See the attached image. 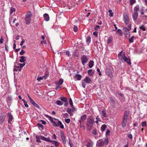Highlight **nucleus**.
I'll use <instances>...</instances> for the list:
<instances>
[{"instance_id":"nucleus-38","label":"nucleus","mask_w":147,"mask_h":147,"mask_svg":"<svg viewBox=\"0 0 147 147\" xmlns=\"http://www.w3.org/2000/svg\"><path fill=\"white\" fill-rule=\"evenodd\" d=\"M143 31H145L146 29L144 25H142L139 27Z\"/></svg>"},{"instance_id":"nucleus-17","label":"nucleus","mask_w":147,"mask_h":147,"mask_svg":"<svg viewBox=\"0 0 147 147\" xmlns=\"http://www.w3.org/2000/svg\"><path fill=\"white\" fill-rule=\"evenodd\" d=\"M20 58V59L19 60L20 62L21 63H24V62L26 61V57L21 56Z\"/></svg>"},{"instance_id":"nucleus-58","label":"nucleus","mask_w":147,"mask_h":147,"mask_svg":"<svg viewBox=\"0 0 147 147\" xmlns=\"http://www.w3.org/2000/svg\"><path fill=\"white\" fill-rule=\"evenodd\" d=\"M100 28V27L98 25L96 26L94 28V29L96 30H98Z\"/></svg>"},{"instance_id":"nucleus-27","label":"nucleus","mask_w":147,"mask_h":147,"mask_svg":"<svg viewBox=\"0 0 147 147\" xmlns=\"http://www.w3.org/2000/svg\"><path fill=\"white\" fill-rule=\"evenodd\" d=\"M47 76H43L42 77H40L37 78V80L38 81H40L41 80H43V79H47Z\"/></svg>"},{"instance_id":"nucleus-45","label":"nucleus","mask_w":147,"mask_h":147,"mask_svg":"<svg viewBox=\"0 0 147 147\" xmlns=\"http://www.w3.org/2000/svg\"><path fill=\"white\" fill-rule=\"evenodd\" d=\"M61 99L62 101L64 102H65L67 101V98H66L64 97H61Z\"/></svg>"},{"instance_id":"nucleus-8","label":"nucleus","mask_w":147,"mask_h":147,"mask_svg":"<svg viewBox=\"0 0 147 147\" xmlns=\"http://www.w3.org/2000/svg\"><path fill=\"white\" fill-rule=\"evenodd\" d=\"M60 136L63 143L64 144H65L66 143L65 137L64 132L62 131H61L60 132Z\"/></svg>"},{"instance_id":"nucleus-26","label":"nucleus","mask_w":147,"mask_h":147,"mask_svg":"<svg viewBox=\"0 0 147 147\" xmlns=\"http://www.w3.org/2000/svg\"><path fill=\"white\" fill-rule=\"evenodd\" d=\"M32 16V14L31 11H28L26 15V17L31 18Z\"/></svg>"},{"instance_id":"nucleus-24","label":"nucleus","mask_w":147,"mask_h":147,"mask_svg":"<svg viewBox=\"0 0 147 147\" xmlns=\"http://www.w3.org/2000/svg\"><path fill=\"white\" fill-rule=\"evenodd\" d=\"M75 78L78 80H81L82 76L80 74H76L75 76Z\"/></svg>"},{"instance_id":"nucleus-15","label":"nucleus","mask_w":147,"mask_h":147,"mask_svg":"<svg viewBox=\"0 0 147 147\" xmlns=\"http://www.w3.org/2000/svg\"><path fill=\"white\" fill-rule=\"evenodd\" d=\"M130 30L128 29L127 28L124 27L123 29V32L124 34L126 35H129V31Z\"/></svg>"},{"instance_id":"nucleus-56","label":"nucleus","mask_w":147,"mask_h":147,"mask_svg":"<svg viewBox=\"0 0 147 147\" xmlns=\"http://www.w3.org/2000/svg\"><path fill=\"white\" fill-rule=\"evenodd\" d=\"M49 119L50 121L52 122L53 124H54V120H53L52 117L49 116Z\"/></svg>"},{"instance_id":"nucleus-34","label":"nucleus","mask_w":147,"mask_h":147,"mask_svg":"<svg viewBox=\"0 0 147 147\" xmlns=\"http://www.w3.org/2000/svg\"><path fill=\"white\" fill-rule=\"evenodd\" d=\"M102 114L104 117H107V113L105 111H102Z\"/></svg>"},{"instance_id":"nucleus-10","label":"nucleus","mask_w":147,"mask_h":147,"mask_svg":"<svg viewBox=\"0 0 147 147\" xmlns=\"http://www.w3.org/2000/svg\"><path fill=\"white\" fill-rule=\"evenodd\" d=\"M40 138L43 140H44L45 141L49 142H52V140L50 139L49 137L46 138L45 136H40Z\"/></svg>"},{"instance_id":"nucleus-11","label":"nucleus","mask_w":147,"mask_h":147,"mask_svg":"<svg viewBox=\"0 0 147 147\" xmlns=\"http://www.w3.org/2000/svg\"><path fill=\"white\" fill-rule=\"evenodd\" d=\"M7 117L9 118L8 123H9L11 124V121L13 119V116L10 113H8L7 114Z\"/></svg>"},{"instance_id":"nucleus-28","label":"nucleus","mask_w":147,"mask_h":147,"mask_svg":"<svg viewBox=\"0 0 147 147\" xmlns=\"http://www.w3.org/2000/svg\"><path fill=\"white\" fill-rule=\"evenodd\" d=\"M122 51L120 52L118 54V58L120 60L123 59V57L124 56L122 55Z\"/></svg>"},{"instance_id":"nucleus-63","label":"nucleus","mask_w":147,"mask_h":147,"mask_svg":"<svg viewBox=\"0 0 147 147\" xmlns=\"http://www.w3.org/2000/svg\"><path fill=\"white\" fill-rule=\"evenodd\" d=\"M40 121L42 122V123L44 125H45L46 124V122L44 120H40Z\"/></svg>"},{"instance_id":"nucleus-52","label":"nucleus","mask_w":147,"mask_h":147,"mask_svg":"<svg viewBox=\"0 0 147 147\" xmlns=\"http://www.w3.org/2000/svg\"><path fill=\"white\" fill-rule=\"evenodd\" d=\"M69 103L70 104V105L72 107H73V103L72 102V101L71 99V98H70L69 99Z\"/></svg>"},{"instance_id":"nucleus-32","label":"nucleus","mask_w":147,"mask_h":147,"mask_svg":"<svg viewBox=\"0 0 147 147\" xmlns=\"http://www.w3.org/2000/svg\"><path fill=\"white\" fill-rule=\"evenodd\" d=\"M117 33L118 34V36H121L122 34L121 30L120 29H118L117 31Z\"/></svg>"},{"instance_id":"nucleus-61","label":"nucleus","mask_w":147,"mask_h":147,"mask_svg":"<svg viewBox=\"0 0 147 147\" xmlns=\"http://www.w3.org/2000/svg\"><path fill=\"white\" fill-rule=\"evenodd\" d=\"M52 137V138L53 139H55V140H57L56 135L55 134H54Z\"/></svg>"},{"instance_id":"nucleus-57","label":"nucleus","mask_w":147,"mask_h":147,"mask_svg":"<svg viewBox=\"0 0 147 147\" xmlns=\"http://www.w3.org/2000/svg\"><path fill=\"white\" fill-rule=\"evenodd\" d=\"M97 71L98 73V75L99 76H101L102 75V74L100 72V70L99 69V68H97Z\"/></svg>"},{"instance_id":"nucleus-12","label":"nucleus","mask_w":147,"mask_h":147,"mask_svg":"<svg viewBox=\"0 0 147 147\" xmlns=\"http://www.w3.org/2000/svg\"><path fill=\"white\" fill-rule=\"evenodd\" d=\"M6 115L4 113H1L0 115V122L2 123L5 120Z\"/></svg>"},{"instance_id":"nucleus-35","label":"nucleus","mask_w":147,"mask_h":147,"mask_svg":"<svg viewBox=\"0 0 147 147\" xmlns=\"http://www.w3.org/2000/svg\"><path fill=\"white\" fill-rule=\"evenodd\" d=\"M67 111L70 114V116L72 115L71 109L68 108L67 109Z\"/></svg>"},{"instance_id":"nucleus-13","label":"nucleus","mask_w":147,"mask_h":147,"mask_svg":"<svg viewBox=\"0 0 147 147\" xmlns=\"http://www.w3.org/2000/svg\"><path fill=\"white\" fill-rule=\"evenodd\" d=\"M86 117L87 115H86L84 114L81 116L80 119L78 121L80 125H81L82 121H84L86 119Z\"/></svg>"},{"instance_id":"nucleus-16","label":"nucleus","mask_w":147,"mask_h":147,"mask_svg":"<svg viewBox=\"0 0 147 147\" xmlns=\"http://www.w3.org/2000/svg\"><path fill=\"white\" fill-rule=\"evenodd\" d=\"M132 16L133 20H136L137 19L138 16V12H134L132 15Z\"/></svg>"},{"instance_id":"nucleus-21","label":"nucleus","mask_w":147,"mask_h":147,"mask_svg":"<svg viewBox=\"0 0 147 147\" xmlns=\"http://www.w3.org/2000/svg\"><path fill=\"white\" fill-rule=\"evenodd\" d=\"M43 17L45 20L47 21H49V18L48 14L47 13H45L43 15Z\"/></svg>"},{"instance_id":"nucleus-59","label":"nucleus","mask_w":147,"mask_h":147,"mask_svg":"<svg viewBox=\"0 0 147 147\" xmlns=\"http://www.w3.org/2000/svg\"><path fill=\"white\" fill-rule=\"evenodd\" d=\"M47 42L46 40H43L41 41L40 42V43L42 45H43V44L45 45L47 44Z\"/></svg>"},{"instance_id":"nucleus-54","label":"nucleus","mask_w":147,"mask_h":147,"mask_svg":"<svg viewBox=\"0 0 147 147\" xmlns=\"http://www.w3.org/2000/svg\"><path fill=\"white\" fill-rule=\"evenodd\" d=\"M70 120L69 119H65V122L67 123H69L70 122Z\"/></svg>"},{"instance_id":"nucleus-14","label":"nucleus","mask_w":147,"mask_h":147,"mask_svg":"<svg viewBox=\"0 0 147 147\" xmlns=\"http://www.w3.org/2000/svg\"><path fill=\"white\" fill-rule=\"evenodd\" d=\"M106 72L110 78L112 77V73L110 69H107L106 70Z\"/></svg>"},{"instance_id":"nucleus-23","label":"nucleus","mask_w":147,"mask_h":147,"mask_svg":"<svg viewBox=\"0 0 147 147\" xmlns=\"http://www.w3.org/2000/svg\"><path fill=\"white\" fill-rule=\"evenodd\" d=\"M107 127V125L106 124L102 125L101 126L100 130L102 131H105Z\"/></svg>"},{"instance_id":"nucleus-33","label":"nucleus","mask_w":147,"mask_h":147,"mask_svg":"<svg viewBox=\"0 0 147 147\" xmlns=\"http://www.w3.org/2000/svg\"><path fill=\"white\" fill-rule=\"evenodd\" d=\"M99 116H96V120L94 121L95 123H96L97 124L98 123V121H101V120L100 118L99 117Z\"/></svg>"},{"instance_id":"nucleus-64","label":"nucleus","mask_w":147,"mask_h":147,"mask_svg":"<svg viewBox=\"0 0 147 147\" xmlns=\"http://www.w3.org/2000/svg\"><path fill=\"white\" fill-rule=\"evenodd\" d=\"M128 137L130 139H132L133 138L132 135L131 134H130L128 135Z\"/></svg>"},{"instance_id":"nucleus-29","label":"nucleus","mask_w":147,"mask_h":147,"mask_svg":"<svg viewBox=\"0 0 147 147\" xmlns=\"http://www.w3.org/2000/svg\"><path fill=\"white\" fill-rule=\"evenodd\" d=\"M94 62L93 61H90L88 64V66L90 68H92L93 66Z\"/></svg>"},{"instance_id":"nucleus-37","label":"nucleus","mask_w":147,"mask_h":147,"mask_svg":"<svg viewBox=\"0 0 147 147\" xmlns=\"http://www.w3.org/2000/svg\"><path fill=\"white\" fill-rule=\"evenodd\" d=\"M37 126L40 129H43V126L41 124L38 123L37 124Z\"/></svg>"},{"instance_id":"nucleus-42","label":"nucleus","mask_w":147,"mask_h":147,"mask_svg":"<svg viewBox=\"0 0 147 147\" xmlns=\"http://www.w3.org/2000/svg\"><path fill=\"white\" fill-rule=\"evenodd\" d=\"M134 37H131L129 38V41L130 43H132L134 41Z\"/></svg>"},{"instance_id":"nucleus-40","label":"nucleus","mask_w":147,"mask_h":147,"mask_svg":"<svg viewBox=\"0 0 147 147\" xmlns=\"http://www.w3.org/2000/svg\"><path fill=\"white\" fill-rule=\"evenodd\" d=\"M73 28L74 32H76L78 31V28L77 26L76 25L74 26Z\"/></svg>"},{"instance_id":"nucleus-20","label":"nucleus","mask_w":147,"mask_h":147,"mask_svg":"<svg viewBox=\"0 0 147 147\" xmlns=\"http://www.w3.org/2000/svg\"><path fill=\"white\" fill-rule=\"evenodd\" d=\"M140 9L138 5H136L134 8V12H138L140 11Z\"/></svg>"},{"instance_id":"nucleus-1","label":"nucleus","mask_w":147,"mask_h":147,"mask_svg":"<svg viewBox=\"0 0 147 147\" xmlns=\"http://www.w3.org/2000/svg\"><path fill=\"white\" fill-rule=\"evenodd\" d=\"M129 113V111H125L121 123L122 127L123 128H125L126 126Z\"/></svg>"},{"instance_id":"nucleus-39","label":"nucleus","mask_w":147,"mask_h":147,"mask_svg":"<svg viewBox=\"0 0 147 147\" xmlns=\"http://www.w3.org/2000/svg\"><path fill=\"white\" fill-rule=\"evenodd\" d=\"M16 11L15 9L14 8H11L10 9V14H12L13 12L15 11Z\"/></svg>"},{"instance_id":"nucleus-25","label":"nucleus","mask_w":147,"mask_h":147,"mask_svg":"<svg viewBox=\"0 0 147 147\" xmlns=\"http://www.w3.org/2000/svg\"><path fill=\"white\" fill-rule=\"evenodd\" d=\"M88 73L89 75L92 76L94 72L92 69H90L88 70Z\"/></svg>"},{"instance_id":"nucleus-44","label":"nucleus","mask_w":147,"mask_h":147,"mask_svg":"<svg viewBox=\"0 0 147 147\" xmlns=\"http://www.w3.org/2000/svg\"><path fill=\"white\" fill-rule=\"evenodd\" d=\"M92 134L94 135H96L97 134V129H94L92 131Z\"/></svg>"},{"instance_id":"nucleus-41","label":"nucleus","mask_w":147,"mask_h":147,"mask_svg":"<svg viewBox=\"0 0 147 147\" xmlns=\"http://www.w3.org/2000/svg\"><path fill=\"white\" fill-rule=\"evenodd\" d=\"M112 37H109L107 40V43L109 44L111 43L112 41Z\"/></svg>"},{"instance_id":"nucleus-22","label":"nucleus","mask_w":147,"mask_h":147,"mask_svg":"<svg viewBox=\"0 0 147 147\" xmlns=\"http://www.w3.org/2000/svg\"><path fill=\"white\" fill-rule=\"evenodd\" d=\"M30 102L35 107L38 108H39V106L38 105L37 103H36L33 100H31Z\"/></svg>"},{"instance_id":"nucleus-31","label":"nucleus","mask_w":147,"mask_h":147,"mask_svg":"<svg viewBox=\"0 0 147 147\" xmlns=\"http://www.w3.org/2000/svg\"><path fill=\"white\" fill-rule=\"evenodd\" d=\"M51 143L53 144H54L55 146L56 147H57L58 146L59 144L58 142L55 140H52Z\"/></svg>"},{"instance_id":"nucleus-60","label":"nucleus","mask_w":147,"mask_h":147,"mask_svg":"<svg viewBox=\"0 0 147 147\" xmlns=\"http://www.w3.org/2000/svg\"><path fill=\"white\" fill-rule=\"evenodd\" d=\"M25 53V52L24 51L23 49H22L21 51L20 52V55H22Z\"/></svg>"},{"instance_id":"nucleus-30","label":"nucleus","mask_w":147,"mask_h":147,"mask_svg":"<svg viewBox=\"0 0 147 147\" xmlns=\"http://www.w3.org/2000/svg\"><path fill=\"white\" fill-rule=\"evenodd\" d=\"M15 68L14 69V70L15 71H20L21 70V67L19 66H15Z\"/></svg>"},{"instance_id":"nucleus-9","label":"nucleus","mask_w":147,"mask_h":147,"mask_svg":"<svg viewBox=\"0 0 147 147\" xmlns=\"http://www.w3.org/2000/svg\"><path fill=\"white\" fill-rule=\"evenodd\" d=\"M124 56L123 57V60L125 62L127 63L129 65L131 64V61L130 59L128 58L125 55V54H123Z\"/></svg>"},{"instance_id":"nucleus-3","label":"nucleus","mask_w":147,"mask_h":147,"mask_svg":"<svg viewBox=\"0 0 147 147\" xmlns=\"http://www.w3.org/2000/svg\"><path fill=\"white\" fill-rule=\"evenodd\" d=\"M54 122L53 125L54 126L58 127L59 126L60 127L61 129H63L64 128V125H63L62 122L58 119L54 118Z\"/></svg>"},{"instance_id":"nucleus-62","label":"nucleus","mask_w":147,"mask_h":147,"mask_svg":"<svg viewBox=\"0 0 147 147\" xmlns=\"http://www.w3.org/2000/svg\"><path fill=\"white\" fill-rule=\"evenodd\" d=\"M93 34L94 35L97 36L98 35V32L96 31H95L93 33Z\"/></svg>"},{"instance_id":"nucleus-51","label":"nucleus","mask_w":147,"mask_h":147,"mask_svg":"<svg viewBox=\"0 0 147 147\" xmlns=\"http://www.w3.org/2000/svg\"><path fill=\"white\" fill-rule=\"evenodd\" d=\"M36 141L37 142H41L40 138L38 137V136H36Z\"/></svg>"},{"instance_id":"nucleus-2","label":"nucleus","mask_w":147,"mask_h":147,"mask_svg":"<svg viewBox=\"0 0 147 147\" xmlns=\"http://www.w3.org/2000/svg\"><path fill=\"white\" fill-rule=\"evenodd\" d=\"M94 118L92 115H90L88 117L86 125L87 127L89 128L90 130L93 126V123H94Z\"/></svg>"},{"instance_id":"nucleus-46","label":"nucleus","mask_w":147,"mask_h":147,"mask_svg":"<svg viewBox=\"0 0 147 147\" xmlns=\"http://www.w3.org/2000/svg\"><path fill=\"white\" fill-rule=\"evenodd\" d=\"M106 136H107L110 135L109 134L110 133V131L109 129H107L106 130Z\"/></svg>"},{"instance_id":"nucleus-36","label":"nucleus","mask_w":147,"mask_h":147,"mask_svg":"<svg viewBox=\"0 0 147 147\" xmlns=\"http://www.w3.org/2000/svg\"><path fill=\"white\" fill-rule=\"evenodd\" d=\"M56 103L58 105H61L63 104V102L60 100H57L56 102Z\"/></svg>"},{"instance_id":"nucleus-18","label":"nucleus","mask_w":147,"mask_h":147,"mask_svg":"<svg viewBox=\"0 0 147 147\" xmlns=\"http://www.w3.org/2000/svg\"><path fill=\"white\" fill-rule=\"evenodd\" d=\"M63 82V80L61 79H60L59 81H57L55 82V83L56 85H61Z\"/></svg>"},{"instance_id":"nucleus-7","label":"nucleus","mask_w":147,"mask_h":147,"mask_svg":"<svg viewBox=\"0 0 147 147\" xmlns=\"http://www.w3.org/2000/svg\"><path fill=\"white\" fill-rule=\"evenodd\" d=\"M123 20L126 24L127 25L129 24V18L127 14H123Z\"/></svg>"},{"instance_id":"nucleus-53","label":"nucleus","mask_w":147,"mask_h":147,"mask_svg":"<svg viewBox=\"0 0 147 147\" xmlns=\"http://www.w3.org/2000/svg\"><path fill=\"white\" fill-rule=\"evenodd\" d=\"M142 127L146 126L147 125L146 122V121L142 122Z\"/></svg>"},{"instance_id":"nucleus-50","label":"nucleus","mask_w":147,"mask_h":147,"mask_svg":"<svg viewBox=\"0 0 147 147\" xmlns=\"http://www.w3.org/2000/svg\"><path fill=\"white\" fill-rule=\"evenodd\" d=\"M87 147H92V144L90 142L88 143L87 146Z\"/></svg>"},{"instance_id":"nucleus-4","label":"nucleus","mask_w":147,"mask_h":147,"mask_svg":"<svg viewBox=\"0 0 147 147\" xmlns=\"http://www.w3.org/2000/svg\"><path fill=\"white\" fill-rule=\"evenodd\" d=\"M91 80V79L89 77H87L82 82V87L85 88L86 87V83H90Z\"/></svg>"},{"instance_id":"nucleus-47","label":"nucleus","mask_w":147,"mask_h":147,"mask_svg":"<svg viewBox=\"0 0 147 147\" xmlns=\"http://www.w3.org/2000/svg\"><path fill=\"white\" fill-rule=\"evenodd\" d=\"M130 4L131 5L135 3L136 2V0H130Z\"/></svg>"},{"instance_id":"nucleus-6","label":"nucleus","mask_w":147,"mask_h":147,"mask_svg":"<svg viewBox=\"0 0 147 147\" xmlns=\"http://www.w3.org/2000/svg\"><path fill=\"white\" fill-rule=\"evenodd\" d=\"M82 60V64L83 65H84V64L87 63L88 61V59L87 56L86 55H83L81 58Z\"/></svg>"},{"instance_id":"nucleus-55","label":"nucleus","mask_w":147,"mask_h":147,"mask_svg":"<svg viewBox=\"0 0 147 147\" xmlns=\"http://www.w3.org/2000/svg\"><path fill=\"white\" fill-rule=\"evenodd\" d=\"M140 13L141 15H143L144 14V9H142V8H140Z\"/></svg>"},{"instance_id":"nucleus-49","label":"nucleus","mask_w":147,"mask_h":147,"mask_svg":"<svg viewBox=\"0 0 147 147\" xmlns=\"http://www.w3.org/2000/svg\"><path fill=\"white\" fill-rule=\"evenodd\" d=\"M91 41V38L90 37H87L86 39V42L88 43V44Z\"/></svg>"},{"instance_id":"nucleus-19","label":"nucleus","mask_w":147,"mask_h":147,"mask_svg":"<svg viewBox=\"0 0 147 147\" xmlns=\"http://www.w3.org/2000/svg\"><path fill=\"white\" fill-rule=\"evenodd\" d=\"M31 18L25 17V22L27 24H29L31 22Z\"/></svg>"},{"instance_id":"nucleus-48","label":"nucleus","mask_w":147,"mask_h":147,"mask_svg":"<svg viewBox=\"0 0 147 147\" xmlns=\"http://www.w3.org/2000/svg\"><path fill=\"white\" fill-rule=\"evenodd\" d=\"M26 63L24 62L23 64L20 63L19 65H20V67H21V69L25 65Z\"/></svg>"},{"instance_id":"nucleus-5","label":"nucleus","mask_w":147,"mask_h":147,"mask_svg":"<svg viewBox=\"0 0 147 147\" xmlns=\"http://www.w3.org/2000/svg\"><path fill=\"white\" fill-rule=\"evenodd\" d=\"M109 140L108 138H105L104 141H101L98 142V147H102L104 144L107 145L108 144Z\"/></svg>"},{"instance_id":"nucleus-43","label":"nucleus","mask_w":147,"mask_h":147,"mask_svg":"<svg viewBox=\"0 0 147 147\" xmlns=\"http://www.w3.org/2000/svg\"><path fill=\"white\" fill-rule=\"evenodd\" d=\"M63 116L64 118H68L69 115L67 113H65L63 114Z\"/></svg>"}]
</instances>
